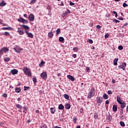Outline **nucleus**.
<instances>
[{"label":"nucleus","instance_id":"nucleus-4","mask_svg":"<svg viewBox=\"0 0 128 128\" xmlns=\"http://www.w3.org/2000/svg\"><path fill=\"white\" fill-rule=\"evenodd\" d=\"M40 76H41L42 78H44V80H46L48 78V74H46V72H43L40 74Z\"/></svg>","mask_w":128,"mask_h":128},{"label":"nucleus","instance_id":"nucleus-30","mask_svg":"<svg viewBox=\"0 0 128 128\" xmlns=\"http://www.w3.org/2000/svg\"><path fill=\"white\" fill-rule=\"evenodd\" d=\"M3 36H10V32H4L2 33Z\"/></svg>","mask_w":128,"mask_h":128},{"label":"nucleus","instance_id":"nucleus-48","mask_svg":"<svg viewBox=\"0 0 128 128\" xmlns=\"http://www.w3.org/2000/svg\"><path fill=\"white\" fill-rule=\"evenodd\" d=\"M2 96L3 98H8V94H6V93H4L3 94H2Z\"/></svg>","mask_w":128,"mask_h":128},{"label":"nucleus","instance_id":"nucleus-41","mask_svg":"<svg viewBox=\"0 0 128 128\" xmlns=\"http://www.w3.org/2000/svg\"><path fill=\"white\" fill-rule=\"evenodd\" d=\"M120 124L121 126H126V124H124V122H120Z\"/></svg>","mask_w":128,"mask_h":128},{"label":"nucleus","instance_id":"nucleus-33","mask_svg":"<svg viewBox=\"0 0 128 128\" xmlns=\"http://www.w3.org/2000/svg\"><path fill=\"white\" fill-rule=\"evenodd\" d=\"M28 20H26L23 18V20L22 22V24H28Z\"/></svg>","mask_w":128,"mask_h":128},{"label":"nucleus","instance_id":"nucleus-28","mask_svg":"<svg viewBox=\"0 0 128 128\" xmlns=\"http://www.w3.org/2000/svg\"><path fill=\"white\" fill-rule=\"evenodd\" d=\"M36 2V0H32L30 2V4H34Z\"/></svg>","mask_w":128,"mask_h":128},{"label":"nucleus","instance_id":"nucleus-45","mask_svg":"<svg viewBox=\"0 0 128 128\" xmlns=\"http://www.w3.org/2000/svg\"><path fill=\"white\" fill-rule=\"evenodd\" d=\"M73 50H74L75 52H78V47H75L73 48Z\"/></svg>","mask_w":128,"mask_h":128},{"label":"nucleus","instance_id":"nucleus-39","mask_svg":"<svg viewBox=\"0 0 128 128\" xmlns=\"http://www.w3.org/2000/svg\"><path fill=\"white\" fill-rule=\"evenodd\" d=\"M112 120V116L109 115L108 117V120H109V122H110Z\"/></svg>","mask_w":128,"mask_h":128},{"label":"nucleus","instance_id":"nucleus-3","mask_svg":"<svg viewBox=\"0 0 128 128\" xmlns=\"http://www.w3.org/2000/svg\"><path fill=\"white\" fill-rule=\"evenodd\" d=\"M13 50L16 54H20L22 52V50L24 49L22 48H20L18 46H14Z\"/></svg>","mask_w":128,"mask_h":128},{"label":"nucleus","instance_id":"nucleus-47","mask_svg":"<svg viewBox=\"0 0 128 128\" xmlns=\"http://www.w3.org/2000/svg\"><path fill=\"white\" fill-rule=\"evenodd\" d=\"M88 40L89 44H93L94 42V41H92V40L91 39H88Z\"/></svg>","mask_w":128,"mask_h":128},{"label":"nucleus","instance_id":"nucleus-31","mask_svg":"<svg viewBox=\"0 0 128 128\" xmlns=\"http://www.w3.org/2000/svg\"><path fill=\"white\" fill-rule=\"evenodd\" d=\"M4 62H10V58H6V57H5L4 58Z\"/></svg>","mask_w":128,"mask_h":128},{"label":"nucleus","instance_id":"nucleus-58","mask_svg":"<svg viewBox=\"0 0 128 128\" xmlns=\"http://www.w3.org/2000/svg\"><path fill=\"white\" fill-rule=\"evenodd\" d=\"M120 114H124V109L120 110Z\"/></svg>","mask_w":128,"mask_h":128},{"label":"nucleus","instance_id":"nucleus-7","mask_svg":"<svg viewBox=\"0 0 128 128\" xmlns=\"http://www.w3.org/2000/svg\"><path fill=\"white\" fill-rule=\"evenodd\" d=\"M97 99H98L97 104H98V106H100V104H102V97L97 98Z\"/></svg>","mask_w":128,"mask_h":128},{"label":"nucleus","instance_id":"nucleus-53","mask_svg":"<svg viewBox=\"0 0 128 128\" xmlns=\"http://www.w3.org/2000/svg\"><path fill=\"white\" fill-rule=\"evenodd\" d=\"M22 30V28H18V32H20L21 30Z\"/></svg>","mask_w":128,"mask_h":128},{"label":"nucleus","instance_id":"nucleus-36","mask_svg":"<svg viewBox=\"0 0 128 128\" xmlns=\"http://www.w3.org/2000/svg\"><path fill=\"white\" fill-rule=\"evenodd\" d=\"M41 128H47L48 126L46 124H43L40 126Z\"/></svg>","mask_w":128,"mask_h":128},{"label":"nucleus","instance_id":"nucleus-29","mask_svg":"<svg viewBox=\"0 0 128 128\" xmlns=\"http://www.w3.org/2000/svg\"><path fill=\"white\" fill-rule=\"evenodd\" d=\"M103 98H104V100H108V96L105 94H104Z\"/></svg>","mask_w":128,"mask_h":128},{"label":"nucleus","instance_id":"nucleus-40","mask_svg":"<svg viewBox=\"0 0 128 128\" xmlns=\"http://www.w3.org/2000/svg\"><path fill=\"white\" fill-rule=\"evenodd\" d=\"M73 120H74V124H76V120H78L76 117V116L74 117Z\"/></svg>","mask_w":128,"mask_h":128},{"label":"nucleus","instance_id":"nucleus-37","mask_svg":"<svg viewBox=\"0 0 128 128\" xmlns=\"http://www.w3.org/2000/svg\"><path fill=\"white\" fill-rule=\"evenodd\" d=\"M98 113H96V112L94 113V118H95L96 120V118H98Z\"/></svg>","mask_w":128,"mask_h":128},{"label":"nucleus","instance_id":"nucleus-54","mask_svg":"<svg viewBox=\"0 0 128 128\" xmlns=\"http://www.w3.org/2000/svg\"><path fill=\"white\" fill-rule=\"evenodd\" d=\"M4 54V53L2 52V49L0 50V56H2Z\"/></svg>","mask_w":128,"mask_h":128},{"label":"nucleus","instance_id":"nucleus-26","mask_svg":"<svg viewBox=\"0 0 128 128\" xmlns=\"http://www.w3.org/2000/svg\"><path fill=\"white\" fill-rule=\"evenodd\" d=\"M60 34V28H58L56 30V34H57V36H58V34Z\"/></svg>","mask_w":128,"mask_h":128},{"label":"nucleus","instance_id":"nucleus-49","mask_svg":"<svg viewBox=\"0 0 128 128\" xmlns=\"http://www.w3.org/2000/svg\"><path fill=\"white\" fill-rule=\"evenodd\" d=\"M119 68H122V70H124V67L122 66V65H120L118 66Z\"/></svg>","mask_w":128,"mask_h":128},{"label":"nucleus","instance_id":"nucleus-44","mask_svg":"<svg viewBox=\"0 0 128 128\" xmlns=\"http://www.w3.org/2000/svg\"><path fill=\"white\" fill-rule=\"evenodd\" d=\"M18 34L20 36H22V34H24V31H22V30H21L20 32H18Z\"/></svg>","mask_w":128,"mask_h":128},{"label":"nucleus","instance_id":"nucleus-13","mask_svg":"<svg viewBox=\"0 0 128 128\" xmlns=\"http://www.w3.org/2000/svg\"><path fill=\"white\" fill-rule=\"evenodd\" d=\"M116 100L118 104H122V98H120V96H116Z\"/></svg>","mask_w":128,"mask_h":128},{"label":"nucleus","instance_id":"nucleus-63","mask_svg":"<svg viewBox=\"0 0 128 128\" xmlns=\"http://www.w3.org/2000/svg\"><path fill=\"white\" fill-rule=\"evenodd\" d=\"M84 111V109L80 108V112H82Z\"/></svg>","mask_w":128,"mask_h":128},{"label":"nucleus","instance_id":"nucleus-32","mask_svg":"<svg viewBox=\"0 0 128 128\" xmlns=\"http://www.w3.org/2000/svg\"><path fill=\"white\" fill-rule=\"evenodd\" d=\"M44 60H42V61H41L39 66L40 68H42V66H44Z\"/></svg>","mask_w":128,"mask_h":128},{"label":"nucleus","instance_id":"nucleus-23","mask_svg":"<svg viewBox=\"0 0 128 128\" xmlns=\"http://www.w3.org/2000/svg\"><path fill=\"white\" fill-rule=\"evenodd\" d=\"M20 90H20V88H15V92H17L18 94V92H20Z\"/></svg>","mask_w":128,"mask_h":128},{"label":"nucleus","instance_id":"nucleus-24","mask_svg":"<svg viewBox=\"0 0 128 128\" xmlns=\"http://www.w3.org/2000/svg\"><path fill=\"white\" fill-rule=\"evenodd\" d=\"M121 104L122 108H126V103L122 102V104Z\"/></svg>","mask_w":128,"mask_h":128},{"label":"nucleus","instance_id":"nucleus-17","mask_svg":"<svg viewBox=\"0 0 128 128\" xmlns=\"http://www.w3.org/2000/svg\"><path fill=\"white\" fill-rule=\"evenodd\" d=\"M58 110H64V106L62 104H60L58 107Z\"/></svg>","mask_w":128,"mask_h":128},{"label":"nucleus","instance_id":"nucleus-9","mask_svg":"<svg viewBox=\"0 0 128 128\" xmlns=\"http://www.w3.org/2000/svg\"><path fill=\"white\" fill-rule=\"evenodd\" d=\"M10 72L13 75L18 74V70H16V69H14V70H11Z\"/></svg>","mask_w":128,"mask_h":128},{"label":"nucleus","instance_id":"nucleus-56","mask_svg":"<svg viewBox=\"0 0 128 128\" xmlns=\"http://www.w3.org/2000/svg\"><path fill=\"white\" fill-rule=\"evenodd\" d=\"M70 6H74V3L72 2H70Z\"/></svg>","mask_w":128,"mask_h":128},{"label":"nucleus","instance_id":"nucleus-21","mask_svg":"<svg viewBox=\"0 0 128 128\" xmlns=\"http://www.w3.org/2000/svg\"><path fill=\"white\" fill-rule=\"evenodd\" d=\"M64 98H66V100H68L70 99V96L68 94H64Z\"/></svg>","mask_w":128,"mask_h":128},{"label":"nucleus","instance_id":"nucleus-19","mask_svg":"<svg viewBox=\"0 0 128 128\" xmlns=\"http://www.w3.org/2000/svg\"><path fill=\"white\" fill-rule=\"evenodd\" d=\"M65 108L66 110H70V104H66L65 105Z\"/></svg>","mask_w":128,"mask_h":128},{"label":"nucleus","instance_id":"nucleus-15","mask_svg":"<svg viewBox=\"0 0 128 128\" xmlns=\"http://www.w3.org/2000/svg\"><path fill=\"white\" fill-rule=\"evenodd\" d=\"M22 28H23L24 30H30V27L26 25H20Z\"/></svg>","mask_w":128,"mask_h":128},{"label":"nucleus","instance_id":"nucleus-61","mask_svg":"<svg viewBox=\"0 0 128 128\" xmlns=\"http://www.w3.org/2000/svg\"><path fill=\"white\" fill-rule=\"evenodd\" d=\"M66 15V13H64L62 14V18H64Z\"/></svg>","mask_w":128,"mask_h":128},{"label":"nucleus","instance_id":"nucleus-34","mask_svg":"<svg viewBox=\"0 0 128 128\" xmlns=\"http://www.w3.org/2000/svg\"><path fill=\"white\" fill-rule=\"evenodd\" d=\"M24 20V18H20L18 20V21L19 22H22V20Z\"/></svg>","mask_w":128,"mask_h":128},{"label":"nucleus","instance_id":"nucleus-55","mask_svg":"<svg viewBox=\"0 0 128 128\" xmlns=\"http://www.w3.org/2000/svg\"><path fill=\"white\" fill-rule=\"evenodd\" d=\"M118 20H124V18L119 17V18H118Z\"/></svg>","mask_w":128,"mask_h":128},{"label":"nucleus","instance_id":"nucleus-27","mask_svg":"<svg viewBox=\"0 0 128 128\" xmlns=\"http://www.w3.org/2000/svg\"><path fill=\"white\" fill-rule=\"evenodd\" d=\"M64 41V38H63V37H60L59 38V42H62Z\"/></svg>","mask_w":128,"mask_h":128},{"label":"nucleus","instance_id":"nucleus-2","mask_svg":"<svg viewBox=\"0 0 128 128\" xmlns=\"http://www.w3.org/2000/svg\"><path fill=\"white\" fill-rule=\"evenodd\" d=\"M95 94L96 91L94 90V88H91L90 91L88 92V98H92L94 96Z\"/></svg>","mask_w":128,"mask_h":128},{"label":"nucleus","instance_id":"nucleus-60","mask_svg":"<svg viewBox=\"0 0 128 128\" xmlns=\"http://www.w3.org/2000/svg\"><path fill=\"white\" fill-rule=\"evenodd\" d=\"M72 56L74 58H76V54H73Z\"/></svg>","mask_w":128,"mask_h":128},{"label":"nucleus","instance_id":"nucleus-46","mask_svg":"<svg viewBox=\"0 0 128 128\" xmlns=\"http://www.w3.org/2000/svg\"><path fill=\"white\" fill-rule=\"evenodd\" d=\"M123 6H124V8H126V6H128V4H126V3L124 2L123 4Z\"/></svg>","mask_w":128,"mask_h":128},{"label":"nucleus","instance_id":"nucleus-10","mask_svg":"<svg viewBox=\"0 0 128 128\" xmlns=\"http://www.w3.org/2000/svg\"><path fill=\"white\" fill-rule=\"evenodd\" d=\"M56 108H50V112L52 114H54V113L56 112Z\"/></svg>","mask_w":128,"mask_h":128},{"label":"nucleus","instance_id":"nucleus-43","mask_svg":"<svg viewBox=\"0 0 128 128\" xmlns=\"http://www.w3.org/2000/svg\"><path fill=\"white\" fill-rule=\"evenodd\" d=\"M30 90V86L26 87V86H24V90Z\"/></svg>","mask_w":128,"mask_h":128},{"label":"nucleus","instance_id":"nucleus-35","mask_svg":"<svg viewBox=\"0 0 128 128\" xmlns=\"http://www.w3.org/2000/svg\"><path fill=\"white\" fill-rule=\"evenodd\" d=\"M70 10L68 9L66 11L64 12L66 16V14H70Z\"/></svg>","mask_w":128,"mask_h":128},{"label":"nucleus","instance_id":"nucleus-38","mask_svg":"<svg viewBox=\"0 0 128 128\" xmlns=\"http://www.w3.org/2000/svg\"><path fill=\"white\" fill-rule=\"evenodd\" d=\"M118 48L120 50H124V47L122 46H118Z\"/></svg>","mask_w":128,"mask_h":128},{"label":"nucleus","instance_id":"nucleus-12","mask_svg":"<svg viewBox=\"0 0 128 128\" xmlns=\"http://www.w3.org/2000/svg\"><path fill=\"white\" fill-rule=\"evenodd\" d=\"M68 78H69L72 82H74V77L70 75H68L67 76Z\"/></svg>","mask_w":128,"mask_h":128},{"label":"nucleus","instance_id":"nucleus-64","mask_svg":"<svg viewBox=\"0 0 128 128\" xmlns=\"http://www.w3.org/2000/svg\"><path fill=\"white\" fill-rule=\"evenodd\" d=\"M24 18H28V15H27L26 14H24Z\"/></svg>","mask_w":128,"mask_h":128},{"label":"nucleus","instance_id":"nucleus-16","mask_svg":"<svg viewBox=\"0 0 128 128\" xmlns=\"http://www.w3.org/2000/svg\"><path fill=\"white\" fill-rule=\"evenodd\" d=\"M112 110L114 112H116L118 110V106L114 105L112 108Z\"/></svg>","mask_w":128,"mask_h":128},{"label":"nucleus","instance_id":"nucleus-5","mask_svg":"<svg viewBox=\"0 0 128 128\" xmlns=\"http://www.w3.org/2000/svg\"><path fill=\"white\" fill-rule=\"evenodd\" d=\"M28 18L29 20H30V22H34V16L32 14H30L28 16Z\"/></svg>","mask_w":128,"mask_h":128},{"label":"nucleus","instance_id":"nucleus-22","mask_svg":"<svg viewBox=\"0 0 128 128\" xmlns=\"http://www.w3.org/2000/svg\"><path fill=\"white\" fill-rule=\"evenodd\" d=\"M32 80L34 84H36V82H38V80H36V78L34 77L32 78Z\"/></svg>","mask_w":128,"mask_h":128},{"label":"nucleus","instance_id":"nucleus-1","mask_svg":"<svg viewBox=\"0 0 128 128\" xmlns=\"http://www.w3.org/2000/svg\"><path fill=\"white\" fill-rule=\"evenodd\" d=\"M22 72H24L26 76H32V70L28 67H24L22 69Z\"/></svg>","mask_w":128,"mask_h":128},{"label":"nucleus","instance_id":"nucleus-59","mask_svg":"<svg viewBox=\"0 0 128 128\" xmlns=\"http://www.w3.org/2000/svg\"><path fill=\"white\" fill-rule=\"evenodd\" d=\"M106 104H110V101H108V100H106Z\"/></svg>","mask_w":128,"mask_h":128},{"label":"nucleus","instance_id":"nucleus-57","mask_svg":"<svg viewBox=\"0 0 128 128\" xmlns=\"http://www.w3.org/2000/svg\"><path fill=\"white\" fill-rule=\"evenodd\" d=\"M100 28H102V27H100V25L96 26V28L98 30H100Z\"/></svg>","mask_w":128,"mask_h":128},{"label":"nucleus","instance_id":"nucleus-11","mask_svg":"<svg viewBox=\"0 0 128 128\" xmlns=\"http://www.w3.org/2000/svg\"><path fill=\"white\" fill-rule=\"evenodd\" d=\"M2 30H12V27H4L2 28Z\"/></svg>","mask_w":128,"mask_h":128},{"label":"nucleus","instance_id":"nucleus-14","mask_svg":"<svg viewBox=\"0 0 128 128\" xmlns=\"http://www.w3.org/2000/svg\"><path fill=\"white\" fill-rule=\"evenodd\" d=\"M118 58H115L114 60V66L118 65Z\"/></svg>","mask_w":128,"mask_h":128},{"label":"nucleus","instance_id":"nucleus-20","mask_svg":"<svg viewBox=\"0 0 128 128\" xmlns=\"http://www.w3.org/2000/svg\"><path fill=\"white\" fill-rule=\"evenodd\" d=\"M48 36L50 38H52V36H54V34H52V32H50L48 33Z\"/></svg>","mask_w":128,"mask_h":128},{"label":"nucleus","instance_id":"nucleus-42","mask_svg":"<svg viewBox=\"0 0 128 128\" xmlns=\"http://www.w3.org/2000/svg\"><path fill=\"white\" fill-rule=\"evenodd\" d=\"M113 22H115V24H118V22H120V20H118L116 19H114L113 20Z\"/></svg>","mask_w":128,"mask_h":128},{"label":"nucleus","instance_id":"nucleus-62","mask_svg":"<svg viewBox=\"0 0 128 128\" xmlns=\"http://www.w3.org/2000/svg\"><path fill=\"white\" fill-rule=\"evenodd\" d=\"M112 82L113 84H116V80H112Z\"/></svg>","mask_w":128,"mask_h":128},{"label":"nucleus","instance_id":"nucleus-50","mask_svg":"<svg viewBox=\"0 0 128 128\" xmlns=\"http://www.w3.org/2000/svg\"><path fill=\"white\" fill-rule=\"evenodd\" d=\"M109 36H110V34H106L104 35V38H108Z\"/></svg>","mask_w":128,"mask_h":128},{"label":"nucleus","instance_id":"nucleus-51","mask_svg":"<svg viewBox=\"0 0 128 128\" xmlns=\"http://www.w3.org/2000/svg\"><path fill=\"white\" fill-rule=\"evenodd\" d=\"M122 66H123V68H124V67L126 66V63L124 62V63L122 64Z\"/></svg>","mask_w":128,"mask_h":128},{"label":"nucleus","instance_id":"nucleus-6","mask_svg":"<svg viewBox=\"0 0 128 128\" xmlns=\"http://www.w3.org/2000/svg\"><path fill=\"white\" fill-rule=\"evenodd\" d=\"M25 32L28 38H34V34H32L28 32V30H25Z\"/></svg>","mask_w":128,"mask_h":128},{"label":"nucleus","instance_id":"nucleus-52","mask_svg":"<svg viewBox=\"0 0 128 128\" xmlns=\"http://www.w3.org/2000/svg\"><path fill=\"white\" fill-rule=\"evenodd\" d=\"M108 94H112V90H110L108 92Z\"/></svg>","mask_w":128,"mask_h":128},{"label":"nucleus","instance_id":"nucleus-18","mask_svg":"<svg viewBox=\"0 0 128 128\" xmlns=\"http://www.w3.org/2000/svg\"><path fill=\"white\" fill-rule=\"evenodd\" d=\"M6 6V3L4 2V1L2 0L0 3V6Z\"/></svg>","mask_w":128,"mask_h":128},{"label":"nucleus","instance_id":"nucleus-25","mask_svg":"<svg viewBox=\"0 0 128 128\" xmlns=\"http://www.w3.org/2000/svg\"><path fill=\"white\" fill-rule=\"evenodd\" d=\"M16 107L18 108L19 110H22V106L20 104H16Z\"/></svg>","mask_w":128,"mask_h":128},{"label":"nucleus","instance_id":"nucleus-8","mask_svg":"<svg viewBox=\"0 0 128 128\" xmlns=\"http://www.w3.org/2000/svg\"><path fill=\"white\" fill-rule=\"evenodd\" d=\"M1 50H2L3 54L4 52H5V54H6V52H8V50H10L6 47L2 48Z\"/></svg>","mask_w":128,"mask_h":128}]
</instances>
